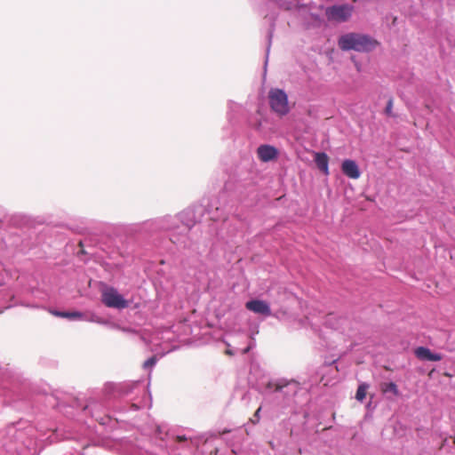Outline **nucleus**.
<instances>
[{
  "label": "nucleus",
  "mask_w": 455,
  "mask_h": 455,
  "mask_svg": "<svg viewBox=\"0 0 455 455\" xmlns=\"http://www.w3.org/2000/svg\"><path fill=\"white\" fill-rule=\"evenodd\" d=\"M146 388L147 385L141 379L123 383H107L101 394L73 398L68 407L76 412L68 413L65 411L64 413L72 418L76 414L80 415L79 420L83 419L82 417H90L102 426L113 427L115 424L110 413L114 399L132 395L144 398L147 394Z\"/></svg>",
  "instance_id": "1"
},
{
  "label": "nucleus",
  "mask_w": 455,
  "mask_h": 455,
  "mask_svg": "<svg viewBox=\"0 0 455 455\" xmlns=\"http://www.w3.org/2000/svg\"><path fill=\"white\" fill-rule=\"evenodd\" d=\"M228 196L227 191H221L218 196L212 198L206 205H192L177 213L182 232L188 236L192 228L196 224L203 222L205 216L214 223L219 221L225 223L228 215L235 212V204L228 201Z\"/></svg>",
  "instance_id": "2"
},
{
  "label": "nucleus",
  "mask_w": 455,
  "mask_h": 455,
  "mask_svg": "<svg viewBox=\"0 0 455 455\" xmlns=\"http://www.w3.org/2000/svg\"><path fill=\"white\" fill-rule=\"evenodd\" d=\"M300 390V383L295 379H270L263 391L265 406L275 416L292 412L296 410L295 397Z\"/></svg>",
  "instance_id": "3"
},
{
  "label": "nucleus",
  "mask_w": 455,
  "mask_h": 455,
  "mask_svg": "<svg viewBox=\"0 0 455 455\" xmlns=\"http://www.w3.org/2000/svg\"><path fill=\"white\" fill-rule=\"evenodd\" d=\"M27 381L22 376L6 367H0V407L3 404L15 406L26 396Z\"/></svg>",
  "instance_id": "4"
},
{
  "label": "nucleus",
  "mask_w": 455,
  "mask_h": 455,
  "mask_svg": "<svg viewBox=\"0 0 455 455\" xmlns=\"http://www.w3.org/2000/svg\"><path fill=\"white\" fill-rule=\"evenodd\" d=\"M183 270L186 275L190 278L188 282L193 283L195 286L208 284L209 270L207 264L197 254L190 255L182 261Z\"/></svg>",
  "instance_id": "5"
},
{
  "label": "nucleus",
  "mask_w": 455,
  "mask_h": 455,
  "mask_svg": "<svg viewBox=\"0 0 455 455\" xmlns=\"http://www.w3.org/2000/svg\"><path fill=\"white\" fill-rule=\"evenodd\" d=\"M338 45L342 51L370 52L376 48L378 42L368 35L347 33L339 38Z\"/></svg>",
  "instance_id": "6"
},
{
  "label": "nucleus",
  "mask_w": 455,
  "mask_h": 455,
  "mask_svg": "<svg viewBox=\"0 0 455 455\" xmlns=\"http://www.w3.org/2000/svg\"><path fill=\"white\" fill-rule=\"evenodd\" d=\"M156 440L159 441L161 448L172 449L174 446L178 448L188 447L189 443H193V440L185 435L177 434L175 430L170 429L166 424L156 426L154 433Z\"/></svg>",
  "instance_id": "7"
},
{
  "label": "nucleus",
  "mask_w": 455,
  "mask_h": 455,
  "mask_svg": "<svg viewBox=\"0 0 455 455\" xmlns=\"http://www.w3.org/2000/svg\"><path fill=\"white\" fill-rule=\"evenodd\" d=\"M164 232L169 233L170 241L178 247L192 249L193 243L186 233H183L180 225L178 215L162 216Z\"/></svg>",
  "instance_id": "8"
},
{
  "label": "nucleus",
  "mask_w": 455,
  "mask_h": 455,
  "mask_svg": "<svg viewBox=\"0 0 455 455\" xmlns=\"http://www.w3.org/2000/svg\"><path fill=\"white\" fill-rule=\"evenodd\" d=\"M20 423H12L8 425L4 430L0 431V446L7 451L16 450L15 445L23 443L25 432L18 426Z\"/></svg>",
  "instance_id": "9"
},
{
  "label": "nucleus",
  "mask_w": 455,
  "mask_h": 455,
  "mask_svg": "<svg viewBox=\"0 0 455 455\" xmlns=\"http://www.w3.org/2000/svg\"><path fill=\"white\" fill-rule=\"evenodd\" d=\"M268 104L271 110L279 117L290 112L288 95L283 89L272 88L268 92Z\"/></svg>",
  "instance_id": "10"
},
{
  "label": "nucleus",
  "mask_w": 455,
  "mask_h": 455,
  "mask_svg": "<svg viewBox=\"0 0 455 455\" xmlns=\"http://www.w3.org/2000/svg\"><path fill=\"white\" fill-rule=\"evenodd\" d=\"M354 6L349 4H333L325 9L324 14L329 21L345 22L353 13Z\"/></svg>",
  "instance_id": "11"
},
{
  "label": "nucleus",
  "mask_w": 455,
  "mask_h": 455,
  "mask_svg": "<svg viewBox=\"0 0 455 455\" xmlns=\"http://www.w3.org/2000/svg\"><path fill=\"white\" fill-rule=\"evenodd\" d=\"M101 300L105 306L111 308L124 309L128 307V301L115 288H108L102 291Z\"/></svg>",
  "instance_id": "12"
},
{
  "label": "nucleus",
  "mask_w": 455,
  "mask_h": 455,
  "mask_svg": "<svg viewBox=\"0 0 455 455\" xmlns=\"http://www.w3.org/2000/svg\"><path fill=\"white\" fill-rule=\"evenodd\" d=\"M52 314L55 316L61 317V318H67L71 321H88V322H94L98 323H105V321L100 320L98 316L92 315L88 317L86 315L80 311H60V310H53L52 311Z\"/></svg>",
  "instance_id": "13"
},
{
  "label": "nucleus",
  "mask_w": 455,
  "mask_h": 455,
  "mask_svg": "<svg viewBox=\"0 0 455 455\" xmlns=\"http://www.w3.org/2000/svg\"><path fill=\"white\" fill-rule=\"evenodd\" d=\"M245 307L249 311L265 317L270 316L272 314L269 303L259 299H251L248 300L245 303Z\"/></svg>",
  "instance_id": "14"
},
{
  "label": "nucleus",
  "mask_w": 455,
  "mask_h": 455,
  "mask_svg": "<svg viewBox=\"0 0 455 455\" xmlns=\"http://www.w3.org/2000/svg\"><path fill=\"white\" fill-rule=\"evenodd\" d=\"M341 171L349 179L357 180L361 176V171L357 163L352 159H345L342 162Z\"/></svg>",
  "instance_id": "15"
},
{
  "label": "nucleus",
  "mask_w": 455,
  "mask_h": 455,
  "mask_svg": "<svg viewBox=\"0 0 455 455\" xmlns=\"http://www.w3.org/2000/svg\"><path fill=\"white\" fill-rule=\"evenodd\" d=\"M140 230L148 234H156L164 232L162 217L148 220L140 224Z\"/></svg>",
  "instance_id": "16"
},
{
  "label": "nucleus",
  "mask_w": 455,
  "mask_h": 455,
  "mask_svg": "<svg viewBox=\"0 0 455 455\" xmlns=\"http://www.w3.org/2000/svg\"><path fill=\"white\" fill-rule=\"evenodd\" d=\"M259 158L265 163L270 162L277 158L278 150L275 147L263 144L257 149Z\"/></svg>",
  "instance_id": "17"
},
{
  "label": "nucleus",
  "mask_w": 455,
  "mask_h": 455,
  "mask_svg": "<svg viewBox=\"0 0 455 455\" xmlns=\"http://www.w3.org/2000/svg\"><path fill=\"white\" fill-rule=\"evenodd\" d=\"M314 161L319 169L323 174H329V157L324 152H315L314 154Z\"/></svg>",
  "instance_id": "18"
},
{
  "label": "nucleus",
  "mask_w": 455,
  "mask_h": 455,
  "mask_svg": "<svg viewBox=\"0 0 455 455\" xmlns=\"http://www.w3.org/2000/svg\"><path fill=\"white\" fill-rule=\"evenodd\" d=\"M241 110H242L241 105H239L232 100H229L228 102L227 117H228V123L231 125H233L236 122L237 115L241 112Z\"/></svg>",
  "instance_id": "19"
},
{
  "label": "nucleus",
  "mask_w": 455,
  "mask_h": 455,
  "mask_svg": "<svg viewBox=\"0 0 455 455\" xmlns=\"http://www.w3.org/2000/svg\"><path fill=\"white\" fill-rule=\"evenodd\" d=\"M381 391L386 395H387L389 393L392 394L394 396L400 395V391L398 389V387L393 381L382 383L381 384Z\"/></svg>",
  "instance_id": "20"
},
{
  "label": "nucleus",
  "mask_w": 455,
  "mask_h": 455,
  "mask_svg": "<svg viewBox=\"0 0 455 455\" xmlns=\"http://www.w3.org/2000/svg\"><path fill=\"white\" fill-rule=\"evenodd\" d=\"M430 352L428 347L420 346L415 349L414 353L419 359L427 361Z\"/></svg>",
  "instance_id": "21"
},
{
  "label": "nucleus",
  "mask_w": 455,
  "mask_h": 455,
  "mask_svg": "<svg viewBox=\"0 0 455 455\" xmlns=\"http://www.w3.org/2000/svg\"><path fill=\"white\" fill-rule=\"evenodd\" d=\"M368 388L369 385L367 383L360 384L355 393V399L359 402H363L366 396V391Z\"/></svg>",
  "instance_id": "22"
},
{
  "label": "nucleus",
  "mask_w": 455,
  "mask_h": 455,
  "mask_svg": "<svg viewBox=\"0 0 455 455\" xmlns=\"http://www.w3.org/2000/svg\"><path fill=\"white\" fill-rule=\"evenodd\" d=\"M274 31H275V21L272 20L271 24H270V28H269L267 35V57L268 56V53H269V51H270V46H271V44H272V38H273V36H274Z\"/></svg>",
  "instance_id": "23"
},
{
  "label": "nucleus",
  "mask_w": 455,
  "mask_h": 455,
  "mask_svg": "<svg viewBox=\"0 0 455 455\" xmlns=\"http://www.w3.org/2000/svg\"><path fill=\"white\" fill-rule=\"evenodd\" d=\"M157 363V357L153 355L146 360L143 363V367L146 370H151Z\"/></svg>",
  "instance_id": "24"
},
{
  "label": "nucleus",
  "mask_w": 455,
  "mask_h": 455,
  "mask_svg": "<svg viewBox=\"0 0 455 455\" xmlns=\"http://www.w3.org/2000/svg\"><path fill=\"white\" fill-rule=\"evenodd\" d=\"M261 409L262 407L259 406L256 411L254 412L252 418L250 419V420L251 421L252 424H257L259 423V419H260V411H261Z\"/></svg>",
  "instance_id": "25"
},
{
  "label": "nucleus",
  "mask_w": 455,
  "mask_h": 455,
  "mask_svg": "<svg viewBox=\"0 0 455 455\" xmlns=\"http://www.w3.org/2000/svg\"><path fill=\"white\" fill-rule=\"evenodd\" d=\"M443 359V356L441 354L439 353H433L432 351L430 352V355L428 356V359L427 361L429 362H439Z\"/></svg>",
  "instance_id": "26"
},
{
  "label": "nucleus",
  "mask_w": 455,
  "mask_h": 455,
  "mask_svg": "<svg viewBox=\"0 0 455 455\" xmlns=\"http://www.w3.org/2000/svg\"><path fill=\"white\" fill-rule=\"evenodd\" d=\"M251 393L249 391H245L243 394L241 400L244 403L245 405H248L251 401Z\"/></svg>",
  "instance_id": "27"
},
{
  "label": "nucleus",
  "mask_w": 455,
  "mask_h": 455,
  "mask_svg": "<svg viewBox=\"0 0 455 455\" xmlns=\"http://www.w3.org/2000/svg\"><path fill=\"white\" fill-rule=\"evenodd\" d=\"M254 371H260V369H259V367L258 365L251 364V369H250V377H249V381L250 382H252L251 377L254 374Z\"/></svg>",
  "instance_id": "28"
},
{
  "label": "nucleus",
  "mask_w": 455,
  "mask_h": 455,
  "mask_svg": "<svg viewBox=\"0 0 455 455\" xmlns=\"http://www.w3.org/2000/svg\"><path fill=\"white\" fill-rule=\"evenodd\" d=\"M392 108H393V100L390 99L387 103V106H386V108H385V113L387 115V116H391L392 114Z\"/></svg>",
  "instance_id": "29"
},
{
  "label": "nucleus",
  "mask_w": 455,
  "mask_h": 455,
  "mask_svg": "<svg viewBox=\"0 0 455 455\" xmlns=\"http://www.w3.org/2000/svg\"><path fill=\"white\" fill-rule=\"evenodd\" d=\"M141 407H142V405L140 404V401L139 403H131V410H132V411H138Z\"/></svg>",
  "instance_id": "30"
},
{
  "label": "nucleus",
  "mask_w": 455,
  "mask_h": 455,
  "mask_svg": "<svg viewBox=\"0 0 455 455\" xmlns=\"http://www.w3.org/2000/svg\"><path fill=\"white\" fill-rule=\"evenodd\" d=\"M249 350H250V347H247L243 349V353L245 354V353L249 352Z\"/></svg>",
  "instance_id": "31"
},
{
  "label": "nucleus",
  "mask_w": 455,
  "mask_h": 455,
  "mask_svg": "<svg viewBox=\"0 0 455 455\" xmlns=\"http://www.w3.org/2000/svg\"><path fill=\"white\" fill-rule=\"evenodd\" d=\"M65 455H75V454L73 452H68V453H67Z\"/></svg>",
  "instance_id": "32"
}]
</instances>
